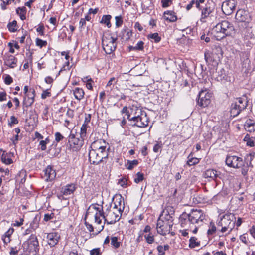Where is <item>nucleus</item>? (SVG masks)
Masks as SVG:
<instances>
[{"instance_id":"obj_1","label":"nucleus","mask_w":255,"mask_h":255,"mask_svg":"<svg viewBox=\"0 0 255 255\" xmlns=\"http://www.w3.org/2000/svg\"><path fill=\"white\" fill-rule=\"evenodd\" d=\"M122 213L109 205L105 212L98 204H92L88 208L85 217V225L88 231L96 235L104 229L105 222L113 224L118 221Z\"/></svg>"},{"instance_id":"obj_2","label":"nucleus","mask_w":255,"mask_h":255,"mask_svg":"<svg viewBox=\"0 0 255 255\" xmlns=\"http://www.w3.org/2000/svg\"><path fill=\"white\" fill-rule=\"evenodd\" d=\"M205 219V215L201 210L192 209L189 213H183L180 217V222L182 228L192 229L196 234L198 227L201 225Z\"/></svg>"},{"instance_id":"obj_3","label":"nucleus","mask_w":255,"mask_h":255,"mask_svg":"<svg viewBox=\"0 0 255 255\" xmlns=\"http://www.w3.org/2000/svg\"><path fill=\"white\" fill-rule=\"evenodd\" d=\"M234 33V26L227 20H223L217 24L211 30L212 35L217 40H220L226 36H231Z\"/></svg>"},{"instance_id":"obj_4","label":"nucleus","mask_w":255,"mask_h":255,"mask_svg":"<svg viewBox=\"0 0 255 255\" xmlns=\"http://www.w3.org/2000/svg\"><path fill=\"white\" fill-rule=\"evenodd\" d=\"M106 146H101L98 148L91 149L89 152V161L94 164H98L103 159L108 157V152Z\"/></svg>"},{"instance_id":"obj_5","label":"nucleus","mask_w":255,"mask_h":255,"mask_svg":"<svg viewBox=\"0 0 255 255\" xmlns=\"http://www.w3.org/2000/svg\"><path fill=\"white\" fill-rule=\"evenodd\" d=\"M136 108V112L131 121L134 122V125L140 128H144L148 125L149 119L145 112H142L140 109Z\"/></svg>"},{"instance_id":"obj_6","label":"nucleus","mask_w":255,"mask_h":255,"mask_svg":"<svg viewBox=\"0 0 255 255\" xmlns=\"http://www.w3.org/2000/svg\"><path fill=\"white\" fill-rule=\"evenodd\" d=\"M117 40V37L112 36L110 34L103 36L102 46L104 50L107 54H111L116 49Z\"/></svg>"},{"instance_id":"obj_7","label":"nucleus","mask_w":255,"mask_h":255,"mask_svg":"<svg viewBox=\"0 0 255 255\" xmlns=\"http://www.w3.org/2000/svg\"><path fill=\"white\" fill-rule=\"evenodd\" d=\"M24 250L27 252H35L38 251L39 243L37 237L32 234L28 239L22 245Z\"/></svg>"},{"instance_id":"obj_8","label":"nucleus","mask_w":255,"mask_h":255,"mask_svg":"<svg viewBox=\"0 0 255 255\" xmlns=\"http://www.w3.org/2000/svg\"><path fill=\"white\" fill-rule=\"evenodd\" d=\"M234 218H235L234 215L232 214L229 215L226 214L223 217L219 223V224H220L223 226L220 230L222 233L226 232L228 229H229V231L232 230L235 224V222L233 221Z\"/></svg>"},{"instance_id":"obj_9","label":"nucleus","mask_w":255,"mask_h":255,"mask_svg":"<svg viewBox=\"0 0 255 255\" xmlns=\"http://www.w3.org/2000/svg\"><path fill=\"white\" fill-rule=\"evenodd\" d=\"M84 138H81L78 134L71 132L68 137V142L71 149L74 151H77L80 149L83 144Z\"/></svg>"},{"instance_id":"obj_10","label":"nucleus","mask_w":255,"mask_h":255,"mask_svg":"<svg viewBox=\"0 0 255 255\" xmlns=\"http://www.w3.org/2000/svg\"><path fill=\"white\" fill-rule=\"evenodd\" d=\"M172 225L173 223L171 221L169 222L158 219L156 224L157 231L160 235H165L170 232Z\"/></svg>"},{"instance_id":"obj_11","label":"nucleus","mask_w":255,"mask_h":255,"mask_svg":"<svg viewBox=\"0 0 255 255\" xmlns=\"http://www.w3.org/2000/svg\"><path fill=\"white\" fill-rule=\"evenodd\" d=\"M211 94L207 90H202L199 94L198 105L201 107L208 106L211 102Z\"/></svg>"},{"instance_id":"obj_12","label":"nucleus","mask_w":255,"mask_h":255,"mask_svg":"<svg viewBox=\"0 0 255 255\" xmlns=\"http://www.w3.org/2000/svg\"><path fill=\"white\" fill-rule=\"evenodd\" d=\"M226 164L229 167L234 168H240L244 164L242 159L236 156H227Z\"/></svg>"},{"instance_id":"obj_13","label":"nucleus","mask_w":255,"mask_h":255,"mask_svg":"<svg viewBox=\"0 0 255 255\" xmlns=\"http://www.w3.org/2000/svg\"><path fill=\"white\" fill-rule=\"evenodd\" d=\"M236 7V2L235 0H228L223 2L222 5V10L223 13L229 15L231 14L235 10Z\"/></svg>"},{"instance_id":"obj_14","label":"nucleus","mask_w":255,"mask_h":255,"mask_svg":"<svg viewBox=\"0 0 255 255\" xmlns=\"http://www.w3.org/2000/svg\"><path fill=\"white\" fill-rule=\"evenodd\" d=\"M214 17L213 15V9L207 5L202 9L200 21L202 23L207 22L209 18Z\"/></svg>"},{"instance_id":"obj_15","label":"nucleus","mask_w":255,"mask_h":255,"mask_svg":"<svg viewBox=\"0 0 255 255\" xmlns=\"http://www.w3.org/2000/svg\"><path fill=\"white\" fill-rule=\"evenodd\" d=\"M113 202L114 205L113 208L118 209L119 212L122 213L125 208L124 200L122 196L121 195H115L113 197Z\"/></svg>"},{"instance_id":"obj_16","label":"nucleus","mask_w":255,"mask_h":255,"mask_svg":"<svg viewBox=\"0 0 255 255\" xmlns=\"http://www.w3.org/2000/svg\"><path fill=\"white\" fill-rule=\"evenodd\" d=\"M205 59L207 63L213 62L217 64L219 61L220 57L215 52H212L209 51H206L204 53Z\"/></svg>"},{"instance_id":"obj_17","label":"nucleus","mask_w":255,"mask_h":255,"mask_svg":"<svg viewBox=\"0 0 255 255\" xmlns=\"http://www.w3.org/2000/svg\"><path fill=\"white\" fill-rule=\"evenodd\" d=\"M17 59L12 55H5L4 58V64L10 68H14L17 66Z\"/></svg>"},{"instance_id":"obj_18","label":"nucleus","mask_w":255,"mask_h":255,"mask_svg":"<svg viewBox=\"0 0 255 255\" xmlns=\"http://www.w3.org/2000/svg\"><path fill=\"white\" fill-rule=\"evenodd\" d=\"M60 237V236L58 233L51 232L48 233L47 235L48 244L51 247L55 246L58 243Z\"/></svg>"},{"instance_id":"obj_19","label":"nucleus","mask_w":255,"mask_h":255,"mask_svg":"<svg viewBox=\"0 0 255 255\" xmlns=\"http://www.w3.org/2000/svg\"><path fill=\"white\" fill-rule=\"evenodd\" d=\"M44 172V174L43 177L46 181H52L56 177L55 170L53 169L51 166H48Z\"/></svg>"},{"instance_id":"obj_20","label":"nucleus","mask_w":255,"mask_h":255,"mask_svg":"<svg viewBox=\"0 0 255 255\" xmlns=\"http://www.w3.org/2000/svg\"><path fill=\"white\" fill-rule=\"evenodd\" d=\"M235 19L240 22H248L249 16L247 11L243 9H240L236 12Z\"/></svg>"},{"instance_id":"obj_21","label":"nucleus","mask_w":255,"mask_h":255,"mask_svg":"<svg viewBox=\"0 0 255 255\" xmlns=\"http://www.w3.org/2000/svg\"><path fill=\"white\" fill-rule=\"evenodd\" d=\"M30 91L32 92V96L30 97V93H28L27 94V98H24V101H23V105L25 106L26 107H28L31 106L34 101V97L35 95V91L34 89H30Z\"/></svg>"},{"instance_id":"obj_22","label":"nucleus","mask_w":255,"mask_h":255,"mask_svg":"<svg viewBox=\"0 0 255 255\" xmlns=\"http://www.w3.org/2000/svg\"><path fill=\"white\" fill-rule=\"evenodd\" d=\"M220 172L213 169H209L206 170L204 174V177L206 178H210L212 180H215L219 177Z\"/></svg>"},{"instance_id":"obj_23","label":"nucleus","mask_w":255,"mask_h":255,"mask_svg":"<svg viewBox=\"0 0 255 255\" xmlns=\"http://www.w3.org/2000/svg\"><path fill=\"white\" fill-rule=\"evenodd\" d=\"M75 186L73 184H67L61 188V192L64 195H69L75 190Z\"/></svg>"},{"instance_id":"obj_24","label":"nucleus","mask_w":255,"mask_h":255,"mask_svg":"<svg viewBox=\"0 0 255 255\" xmlns=\"http://www.w3.org/2000/svg\"><path fill=\"white\" fill-rule=\"evenodd\" d=\"M172 214H170L168 211V208L165 209L163 210L162 213L160 214L158 218V220L173 222Z\"/></svg>"},{"instance_id":"obj_25","label":"nucleus","mask_w":255,"mask_h":255,"mask_svg":"<svg viewBox=\"0 0 255 255\" xmlns=\"http://www.w3.org/2000/svg\"><path fill=\"white\" fill-rule=\"evenodd\" d=\"M13 153L11 152H4L1 156L2 162L6 165H9L13 163V161L11 159L12 157L13 156Z\"/></svg>"},{"instance_id":"obj_26","label":"nucleus","mask_w":255,"mask_h":255,"mask_svg":"<svg viewBox=\"0 0 255 255\" xmlns=\"http://www.w3.org/2000/svg\"><path fill=\"white\" fill-rule=\"evenodd\" d=\"M164 19L170 22H175L177 20L175 13L173 11H166L164 13Z\"/></svg>"},{"instance_id":"obj_27","label":"nucleus","mask_w":255,"mask_h":255,"mask_svg":"<svg viewBox=\"0 0 255 255\" xmlns=\"http://www.w3.org/2000/svg\"><path fill=\"white\" fill-rule=\"evenodd\" d=\"M234 103L237 105L238 108L241 109V111L245 109L247 106V101L244 98H237Z\"/></svg>"},{"instance_id":"obj_28","label":"nucleus","mask_w":255,"mask_h":255,"mask_svg":"<svg viewBox=\"0 0 255 255\" xmlns=\"http://www.w3.org/2000/svg\"><path fill=\"white\" fill-rule=\"evenodd\" d=\"M136 107H133L130 109V113L128 110V108L126 106L123 107V109L121 111L122 113L125 114L127 116V119H128L129 121H131L130 115H135V112H136Z\"/></svg>"},{"instance_id":"obj_29","label":"nucleus","mask_w":255,"mask_h":255,"mask_svg":"<svg viewBox=\"0 0 255 255\" xmlns=\"http://www.w3.org/2000/svg\"><path fill=\"white\" fill-rule=\"evenodd\" d=\"M73 94L74 95L75 98L78 100H80L84 97V92L83 90L79 87H77L73 90Z\"/></svg>"},{"instance_id":"obj_30","label":"nucleus","mask_w":255,"mask_h":255,"mask_svg":"<svg viewBox=\"0 0 255 255\" xmlns=\"http://www.w3.org/2000/svg\"><path fill=\"white\" fill-rule=\"evenodd\" d=\"M241 111V110L238 108L237 106V105H236L234 103L231 104L230 109L231 116L235 117L238 115Z\"/></svg>"},{"instance_id":"obj_31","label":"nucleus","mask_w":255,"mask_h":255,"mask_svg":"<svg viewBox=\"0 0 255 255\" xmlns=\"http://www.w3.org/2000/svg\"><path fill=\"white\" fill-rule=\"evenodd\" d=\"M245 129L249 132H252L255 130V124L252 120L247 121L245 124Z\"/></svg>"},{"instance_id":"obj_32","label":"nucleus","mask_w":255,"mask_h":255,"mask_svg":"<svg viewBox=\"0 0 255 255\" xmlns=\"http://www.w3.org/2000/svg\"><path fill=\"white\" fill-rule=\"evenodd\" d=\"M244 140L246 142V144L250 147H254L255 145V138L250 137L248 134H247L244 138Z\"/></svg>"},{"instance_id":"obj_33","label":"nucleus","mask_w":255,"mask_h":255,"mask_svg":"<svg viewBox=\"0 0 255 255\" xmlns=\"http://www.w3.org/2000/svg\"><path fill=\"white\" fill-rule=\"evenodd\" d=\"M88 128V125L86 123V121L82 125L80 128V133L79 136L82 138H85L86 136V131Z\"/></svg>"},{"instance_id":"obj_34","label":"nucleus","mask_w":255,"mask_h":255,"mask_svg":"<svg viewBox=\"0 0 255 255\" xmlns=\"http://www.w3.org/2000/svg\"><path fill=\"white\" fill-rule=\"evenodd\" d=\"M20 129L18 128H15L13 130V132L16 133V134L15 135L14 137H13V138H11L10 139H11V141L12 142L13 144L14 145L17 144V141L19 140L18 134L20 133Z\"/></svg>"},{"instance_id":"obj_35","label":"nucleus","mask_w":255,"mask_h":255,"mask_svg":"<svg viewBox=\"0 0 255 255\" xmlns=\"http://www.w3.org/2000/svg\"><path fill=\"white\" fill-rule=\"evenodd\" d=\"M16 13L18 15L20 16V17L21 20H24L26 18L25 13H26V8L24 7L22 8L18 7L16 9Z\"/></svg>"},{"instance_id":"obj_36","label":"nucleus","mask_w":255,"mask_h":255,"mask_svg":"<svg viewBox=\"0 0 255 255\" xmlns=\"http://www.w3.org/2000/svg\"><path fill=\"white\" fill-rule=\"evenodd\" d=\"M111 16L109 15H103L101 21V23H105L106 25L110 27H111L110 19Z\"/></svg>"},{"instance_id":"obj_37","label":"nucleus","mask_w":255,"mask_h":255,"mask_svg":"<svg viewBox=\"0 0 255 255\" xmlns=\"http://www.w3.org/2000/svg\"><path fill=\"white\" fill-rule=\"evenodd\" d=\"M122 32L123 38H124L126 40L129 39L132 34L131 31L129 29H124Z\"/></svg>"},{"instance_id":"obj_38","label":"nucleus","mask_w":255,"mask_h":255,"mask_svg":"<svg viewBox=\"0 0 255 255\" xmlns=\"http://www.w3.org/2000/svg\"><path fill=\"white\" fill-rule=\"evenodd\" d=\"M197 238L195 237H192L189 240V247L191 248H195L198 247L200 243L196 241Z\"/></svg>"},{"instance_id":"obj_39","label":"nucleus","mask_w":255,"mask_h":255,"mask_svg":"<svg viewBox=\"0 0 255 255\" xmlns=\"http://www.w3.org/2000/svg\"><path fill=\"white\" fill-rule=\"evenodd\" d=\"M130 48L135 50H142L144 48V42L140 41L137 42L135 46H131Z\"/></svg>"},{"instance_id":"obj_40","label":"nucleus","mask_w":255,"mask_h":255,"mask_svg":"<svg viewBox=\"0 0 255 255\" xmlns=\"http://www.w3.org/2000/svg\"><path fill=\"white\" fill-rule=\"evenodd\" d=\"M144 236L147 243L151 244L154 243V237L152 233L146 234Z\"/></svg>"},{"instance_id":"obj_41","label":"nucleus","mask_w":255,"mask_h":255,"mask_svg":"<svg viewBox=\"0 0 255 255\" xmlns=\"http://www.w3.org/2000/svg\"><path fill=\"white\" fill-rule=\"evenodd\" d=\"M17 22L15 20L10 22L7 25V28L10 32H14L16 31Z\"/></svg>"},{"instance_id":"obj_42","label":"nucleus","mask_w":255,"mask_h":255,"mask_svg":"<svg viewBox=\"0 0 255 255\" xmlns=\"http://www.w3.org/2000/svg\"><path fill=\"white\" fill-rule=\"evenodd\" d=\"M144 179V174L142 173L138 172L136 173L134 178V181L136 183H139Z\"/></svg>"},{"instance_id":"obj_43","label":"nucleus","mask_w":255,"mask_h":255,"mask_svg":"<svg viewBox=\"0 0 255 255\" xmlns=\"http://www.w3.org/2000/svg\"><path fill=\"white\" fill-rule=\"evenodd\" d=\"M111 244L115 248H118L120 247L121 242L118 241V238L117 237H112L111 238Z\"/></svg>"},{"instance_id":"obj_44","label":"nucleus","mask_w":255,"mask_h":255,"mask_svg":"<svg viewBox=\"0 0 255 255\" xmlns=\"http://www.w3.org/2000/svg\"><path fill=\"white\" fill-rule=\"evenodd\" d=\"M138 163L137 160H133L132 161H128V167L127 168L129 170L132 169L135 166H136Z\"/></svg>"},{"instance_id":"obj_45","label":"nucleus","mask_w":255,"mask_h":255,"mask_svg":"<svg viewBox=\"0 0 255 255\" xmlns=\"http://www.w3.org/2000/svg\"><path fill=\"white\" fill-rule=\"evenodd\" d=\"M82 80L84 82H87L86 87L88 89H89V90L92 89V80L91 78H89L88 77H86L83 78Z\"/></svg>"},{"instance_id":"obj_46","label":"nucleus","mask_w":255,"mask_h":255,"mask_svg":"<svg viewBox=\"0 0 255 255\" xmlns=\"http://www.w3.org/2000/svg\"><path fill=\"white\" fill-rule=\"evenodd\" d=\"M216 228L215 226V224L212 222L210 223L209 228L208 230V235H213L216 232Z\"/></svg>"},{"instance_id":"obj_47","label":"nucleus","mask_w":255,"mask_h":255,"mask_svg":"<svg viewBox=\"0 0 255 255\" xmlns=\"http://www.w3.org/2000/svg\"><path fill=\"white\" fill-rule=\"evenodd\" d=\"M50 140L48 138H46L44 140H41L39 142L40 148L42 151L46 149V145L49 142Z\"/></svg>"},{"instance_id":"obj_48","label":"nucleus","mask_w":255,"mask_h":255,"mask_svg":"<svg viewBox=\"0 0 255 255\" xmlns=\"http://www.w3.org/2000/svg\"><path fill=\"white\" fill-rule=\"evenodd\" d=\"M39 226V222L37 219L35 218L30 223V228L33 230H35Z\"/></svg>"},{"instance_id":"obj_49","label":"nucleus","mask_w":255,"mask_h":255,"mask_svg":"<svg viewBox=\"0 0 255 255\" xmlns=\"http://www.w3.org/2000/svg\"><path fill=\"white\" fill-rule=\"evenodd\" d=\"M148 37L150 38L153 39L156 43L159 42L161 40V38L159 37L157 33H154L153 34H150L148 36Z\"/></svg>"},{"instance_id":"obj_50","label":"nucleus","mask_w":255,"mask_h":255,"mask_svg":"<svg viewBox=\"0 0 255 255\" xmlns=\"http://www.w3.org/2000/svg\"><path fill=\"white\" fill-rule=\"evenodd\" d=\"M36 45L37 46L42 48L43 46H45L47 45V41H44L39 38H36Z\"/></svg>"},{"instance_id":"obj_51","label":"nucleus","mask_w":255,"mask_h":255,"mask_svg":"<svg viewBox=\"0 0 255 255\" xmlns=\"http://www.w3.org/2000/svg\"><path fill=\"white\" fill-rule=\"evenodd\" d=\"M4 76V81L5 84L9 85L13 82V79L9 75L6 74Z\"/></svg>"},{"instance_id":"obj_52","label":"nucleus","mask_w":255,"mask_h":255,"mask_svg":"<svg viewBox=\"0 0 255 255\" xmlns=\"http://www.w3.org/2000/svg\"><path fill=\"white\" fill-rule=\"evenodd\" d=\"M54 216H55V215H54V213H53L45 214L44 215L43 220L47 222V221L50 220L51 219H53L54 217Z\"/></svg>"},{"instance_id":"obj_53","label":"nucleus","mask_w":255,"mask_h":255,"mask_svg":"<svg viewBox=\"0 0 255 255\" xmlns=\"http://www.w3.org/2000/svg\"><path fill=\"white\" fill-rule=\"evenodd\" d=\"M162 6L163 8H166L172 4L171 0H161Z\"/></svg>"},{"instance_id":"obj_54","label":"nucleus","mask_w":255,"mask_h":255,"mask_svg":"<svg viewBox=\"0 0 255 255\" xmlns=\"http://www.w3.org/2000/svg\"><path fill=\"white\" fill-rule=\"evenodd\" d=\"M199 162V159L197 158H191L187 161V164L189 166H192L197 164Z\"/></svg>"},{"instance_id":"obj_55","label":"nucleus","mask_w":255,"mask_h":255,"mask_svg":"<svg viewBox=\"0 0 255 255\" xmlns=\"http://www.w3.org/2000/svg\"><path fill=\"white\" fill-rule=\"evenodd\" d=\"M64 138L63 136L59 132H56L55 133V140L56 142H59L62 140Z\"/></svg>"},{"instance_id":"obj_56","label":"nucleus","mask_w":255,"mask_h":255,"mask_svg":"<svg viewBox=\"0 0 255 255\" xmlns=\"http://www.w3.org/2000/svg\"><path fill=\"white\" fill-rule=\"evenodd\" d=\"M13 229L12 228L9 229L8 231L7 232L6 234H7V235H6L5 238L3 239L5 243L9 242V235L13 233Z\"/></svg>"},{"instance_id":"obj_57","label":"nucleus","mask_w":255,"mask_h":255,"mask_svg":"<svg viewBox=\"0 0 255 255\" xmlns=\"http://www.w3.org/2000/svg\"><path fill=\"white\" fill-rule=\"evenodd\" d=\"M18 123V119L14 116H11L10 117V121L8 123V125L11 126L12 125L17 124Z\"/></svg>"},{"instance_id":"obj_58","label":"nucleus","mask_w":255,"mask_h":255,"mask_svg":"<svg viewBox=\"0 0 255 255\" xmlns=\"http://www.w3.org/2000/svg\"><path fill=\"white\" fill-rule=\"evenodd\" d=\"M50 96H51V93L48 90L43 91L41 94V98L43 99H45Z\"/></svg>"},{"instance_id":"obj_59","label":"nucleus","mask_w":255,"mask_h":255,"mask_svg":"<svg viewBox=\"0 0 255 255\" xmlns=\"http://www.w3.org/2000/svg\"><path fill=\"white\" fill-rule=\"evenodd\" d=\"M100 248H95L90 251L91 255H100Z\"/></svg>"},{"instance_id":"obj_60","label":"nucleus","mask_w":255,"mask_h":255,"mask_svg":"<svg viewBox=\"0 0 255 255\" xmlns=\"http://www.w3.org/2000/svg\"><path fill=\"white\" fill-rule=\"evenodd\" d=\"M157 250L158 252L159 255H165V250H163V246L161 245H159L157 247Z\"/></svg>"},{"instance_id":"obj_61","label":"nucleus","mask_w":255,"mask_h":255,"mask_svg":"<svg viewBox=\"0 0 255 255\" xmlns=\"http://www.w3.org/2000/svg\"><path fill=\"white\" fill-rule=\"evenodd\" d=\"M7 94L5 92H0V101H4L6 100Z\"/></svg>"},{"instance_id":"obj_62","label":"nucleus","mask_w":255,"mask_h":255,"mask_svg":"<svg viewBox=\"0 0 255 255\" xmlns=\"http://www.w3.org/2000/svg\"><path fill=\"white\" fill-rule=\"evenodd\" d=\"M161 145H160L159 143H157L154 145L153 150L154 152L157 153L159 151L160 149H161Z\"/></svg>"},{"instance_id":"obj_63","label":"nucleus","mask_w":255,"mask_h":255,"mask_svg":"<svg viewBox=\"0 0 255 255\" xmlns=\"http://www.w3.org/2000/svg\"><path fill=\"white\" fill-rule=\"evenodd\" d=\"M18 253V250L16 249V247H11L10 254V255H17Z\"/></svg>"},{"instance_id":"obj_64","label":"nucleus","mask_w":255,"mask_h":255,"mask_svg":"<svg viewBox=\"0 0 255 255\" xmlns=\"http://www.w3.org/2000/svg\"><path fill=\"white\" fill-rule=\"evenodd\" d=\"M249 232L253 237L255 239V226H253L250 229Z\"/></svg>"}]
</instances>
